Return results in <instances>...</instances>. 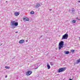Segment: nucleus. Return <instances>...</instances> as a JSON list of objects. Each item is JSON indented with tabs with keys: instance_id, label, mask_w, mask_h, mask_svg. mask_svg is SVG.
<instances>
[{
	"instance_id": "f257e3e1",
	"label": "nucleus",
	"mask_w": 80,
	"mask_h": 80,
	"mask_svg": "<svg viewBox=\"0 0 80 80\" xmlns=\"http://www.w3.org/2000/svg\"><path fill=\"white\" fill-rule=\"evenodd\" d=\"M11 26L12 28H15L14 27V26H17L18 25V22H15V21H11Z\"/></svg>"
},
{
	"instance_id": "f03ea898",
	"label": "nucleus",
	"mask_w": 80,
	"mask_h": 80,
	"mask_svg": "<svg viewBox=\"0 0 80 80\" xmlns=\"http://www.w3.org/2000/svg\"><path fill=\"white\" fill-rule=\"evenodd\" d=\"M64 45V42H63V41H61V42H59L58 45L59 50H60L61 48H63Z\"/></svg>"
},
{
	"instance_id": "7ed1b4c3",
	"label": "nucleus",
	"mask_w": 80,
	"mask_h": 80,
	"mask_svg": "<svg viewBox=\"0 0 80 80\" xmlns=\"http://www.w3.org/2000/svg\"><path fill=\"white\" fill-rule=\"evenodd\" d=\"M68 37V35L67 34H65L64 35H63L62 38V40H65L66 39H67Z\"/></svg>"
},
{
	"instance_id": "20e7f679",
	"label": "nucleus",
	"mask_w": 80,
	"mask_h": 80,
	"mask_svg": "<svg viewBox=\"0 0 80 80\" xmlns=\"http://www.w3.org/2000/svg\"><path fill=\"white\" fill-rule=\"evenodd\" d=\"M66 70V68H61L60 69H59L58 72H64L65 70Z\"/></svg>"
},
{
	"instance_id": "39448f33",
	"label": "nucleus",
	"mask_w": 80,
	"mask_h": 80,
	"mask_svg": "<svg viewBox=\"0 0 80 80\" xmlns=\"http://www.w3.org/2000/svg\"><path fill=\"white\" fill-rule=\"evenodd\" d=\"M32 73V71H28V72H26V74L27 76H29V75H30Z\"/></svg>"
},
{
	"instance_id": "423d86ee",
	"label": "nucleus",
	"mask_w": 80,
	"mask_h": 80,
	"mask_svg": "<svg viewBox=\"0 0 80 80\" xmlns=\"http://www.w3.org/2000/svg\"><path fill=\"white\" fill-rule=\"evenodd\" d=\"M42 4L40 2L37 3L36 5V7L37 8H39V7L42 6Z\"/></svg>"
},
{
	"instance_id": "0eeeda50",
	"label": "nucleus",
	"mask_w": 80,
	"mask_h": 80,
	"mask_svg": "<svg viewBox=\"0 0 80 80\" xmlns=\"http://www.w3.org/2000/svg\"><path fill=\"white\" fill-rule=\"evenodd\" d=\"M19 14H20V13L18 12H14V15L16 16H18V15H19Z\"/></svg>"
},
{
	"instance_id": "6e6552de",
	"label": "nucleus",
	"mask_w": 80,
	"mask_h": 80,
	"mask_svg": "<svg viewBox=\"0 0 80 80\" xmlns=\"http://www.w3.org/2000/svg\"><path fill=\"white\" fill-rule=\"evenodd\" d=\"M25 42L24 40H21L19 41V43H23Z\"/></svg>"
},
{
	"instance_id": "1a4fd4ad",
	"label": "nucleus",
	"mask_w": 80,
	"mask_h": 80,
	"mask_svg": "<svg viewBox=\"0 0 80 80\" xmlns=\"http://www.w3.org/2000/svg\"><path fill=\"white\" fill-rule=\"evenodd\" d=\"M77 62H76V64H78L80 62V58L78 60H77Z\"/></svg>"
},
{
	"instance_id": "9d476101",
	"label": "nucleus",
	"mask_w": 80,
	"mask_h": 80,
	"mask_svg": "<svg viewBox=\"0 0 80 80\" xmlns=\"http://www.w3.org/2000/svg\"><path fill=\"white\" fill-rule=\"evenodd\" d=\"M35 66H36V67H37L35 68V69H37V68H38L39 67H40V65H39L38 64H37L35 65Z\"/></svg>"
},
{
	"instance_id": "9b49d317",
	"label": "nucleus",
	"mask_w": 80,
	"mask_h": 80,
	"mask_svg": "<svg viewBox=\"0 0 80 80\" xmlns=\"http://www.w3.org/2000/svg\"><path fill=\"white\" fill-rule=\"evenodd\" d=\"M47 67L48 68V69H49L50 68V65L48 63L47 64Z\"/></svg>"
},
{
	"instance_id": "f8f14e48",
	"label": "nucleus",
	"mask_w": 80,
	"mask_h": 80,
	"mask_svg": "<svg viewBox=\"0 0 80 80\" xmlns=\"http://www.w3.org/2000/svg\"><path fill=\"white\" fill-rule=\"evenodd\" d=\"M50 64L51 66H53V65H54V63H53V62H50Z\"/></svg>"
},
{
	"instance_id": "ddd939ff",
	"label": "nucleus",
	"mask_w": 80,
	"mask_h": 80,
	"mask_svg": "<svg viewBox=\"0 0 80 80\" xmlns=\"http://www.w3.org/2000/svg\"><path fill=\"white\" fill-rule=\"evenodd\" d=\"M27 17H24L23 18V20H24L25 21L27 20Z\"/></svg>"
},
{
	"instance_id": "4468645a",
	"label": "nucleus",
	"mask_w": 80,
	"mask_h": 80,
	"mask_svg": "<svg viewBox=\"0 0 80 80\" xmlns=\"http://www.w3.org/2000/svg\"><path fill=\"white\" fill-rule=\"evenodd\" d=\"M65 53V54H68L69 53V51H66Z\"/></svg>"
},
{
	"instance_id": "2eb2a0df",
	"label": "nucleus",
	"mask_w": 80,
	"mask_h": 80,
	"mask_svg": "<svg viewBox=\"0 0 80 80\" xmlns=\"http://www.w3.org/2000/svg\"><path fill=\"white\" fill-rule=\"evenodd\" d=\"M75 9H74V8H72V12H75Z\"/></svg>"
},
{
	"instance_id": "dca6fc26",
	"label": "nucleus",
	"mask_w": 80,
	"mask_h": 80,
	"mask_svg": "<svg viewBox=\"0 0 80 80\" xmlns=\"http://www.w3.org/2000/svg\"><path fill=\"white\" fill-rule=\"evenodd\" d=\"M5 68H7V69H9L10 68V67H7V66H6L5 67Z\"/></svg>"
},
{
	"instance_id": "f3484780",
	"label": "nucleus",
	"mask_w": 80,
	"mask_h": 80,
	"mask_svg": "<svg viewBox=\"0 0 80 80\" xmlns=\"http://www.w3.org/2000/svg\"><path fill=\"white\" fill-rule=\"evenodd\" d=\"M72 23H76V21L74 20H73L72 21Z\"/></svg>"
},
{
	"instance_id": "a211bd4d",
	"label": "nucleus",
	"mask_w": 80,
	"mask_h": 80,
	"mask_svg": "<svg viewBox=\"0 0 80 80\" xmlns=\"http://www.w3.org/2000/svg\"><path fill=\"white\" fill-rule=\"evenodd\" d=\"M30 13H31V14H34V12L33 11H32Z\"/></svg>"
},
{
	"instance_id": "6ab92c4d",
	"label": "nucleus",
	"mask_w": 80,
	"mask_h": 80,
	"mask_svg": "<svg viewBox=\"0 0 80 80\" xmlns=\"http://www.w3.org/2000/svg\"><path fill=\"white\" fill-rule=\"evenodd\" d=\"M29 20V18H27V19H26V20H25V21L27 22V21H28Z\"/></svg>"
},
{
	"instance_id": "aec40b11",
	"label": "nucleus",
	"mask_w": 80,
	"mask_h": 80,
	"mask_svg": "<svg viewBox=\"0 0 80 80\" xmlns=\"http://www.w3.org/2000/svg\"><path fill=\"white\" fill-rule=\"evenodd\" d=\"M71 51L72 52V53H73V52H74V51H75V50L72 49V50H71Z\"/></svg>"
},
{
	"instance_id": "412c9836",
	"label": "nucleus",
	"mask_w": 80,
	"mask_h": 80,
	"mask_svg": "<svg viewBox=\"0 0 80 80\" xmlns=\"http://www.w3.org/2000/svg\"><path fill=\"white\" fill-rule=\"evenodd\" d=\"M49 10H50V11H51V10H52V9H50Z\"/></svg>"
},
{
	"instance_id": "4be33fe9",
	"label": "nucleus",
	"mask_w": 80,
	"mask_h": 80,
	"mask_svg": "<svg viewBox=\"0 0 80 80\" xmlns=\"http://www.w3.org/2000/svg\"><path fill=\"white\" fill-rule=\"evenodd\" d=\"M5 77V78H7V76H6Z\"/></svg>"
},
{
	"instance_id": "5701e85b",
	"label": "nucleus",
	"mask_w": 80,
	"mask_h": 80,
	"mask_svg": "<svg viewBox=\"0 0 80 80\" xmlns=\"http://www.w3.org/2000/svg\"><path fill=\"white\" fill-rule=\"evenodd\" d=\"M42 37H43V36H41L40 38H42Z\"/></svg>"
},
{
	"instance_id": "b1692460",
	"label": "nucleus",
	"mask_w": 80,
	"mask_h": 80,
	"mask_svg": "<svg viewBox=\"0 0 80 80\" xmlns=\"http://www.w3.org/2000/svg\"><path fill=\"white\" fill-rule=\"evenodd\" d=\"M16 33H18V32H16Z\"/></svg>"
},
{
	"instance_id": "393cba45",
	"label": "nucleus",
	"mask_w": 80,
	"mask_h": 80,
	"mask_svg": "<svg viewBox=\"0 0 80 80\" xmlns=\"http://www.w3.org/2000/svg\"><path fill=\"white\" fill-rule=\"evenodd\" d=\"M79 3H80V1H78Z\"/></svg>"
},
{
	"instance_id": "a878e982",
	"label": "nucleus",
	"mask_w": 80,
	"mask_h": 80,
	"mask_svg": "<svg viewBox=\"0 0 80 80\" xmlns=\"http://www.w3.org/2000/svg\"><path fill=\"white\" fill-rule=\"evenodd\" d=\"M76 19H77V20H78V18H76Z\"/></svg>"
},
{
	"instance_id": "bb28decb",
	"label": "nucleus",
	"mask_w": 80,
	"mask_h": 80,
	"mask_svg": "<svg viewBox=\"0 0 80 80\" xmlns=\"http://www.w3.org/2000/svg\"><path fill=\"white\" fill-rule=\"evenodd\" d=\"M69 80H72V79H70Z\"/></svg>"
},
{
	"instance_id": "cd10ccee",
	"label": "nucleus",
	"mask_w": 80,
	"mask_h": 80,
	"mask_svg": "<svg viewBox=\"0 0 80 80\" xmlns=\"http://www.w3.org/2000/svg\"><path fill=\"white\" fill-rule=\"evenodd\" d=\"M6 2H7V1H6Z\"/></svg>"
}]
</instances>
